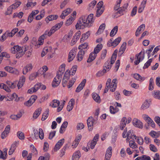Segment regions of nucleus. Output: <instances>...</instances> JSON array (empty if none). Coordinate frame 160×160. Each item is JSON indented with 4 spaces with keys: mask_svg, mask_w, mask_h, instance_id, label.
Masks as SVG:
<instances>
[{
    "mask_svg": "<svg viewBox=\"0 0 160 160\" xmlns=\"http://www.w3.org/2000/svg\"><path fill=\"white\" fill-rule=\"evenodd\" d=\"M92 97L96 102L99 103H100L101 102L100 97L97 93H93L92 94Z\"/></svg>",
    "mask_w": 160,
    "mask_h": 160,
    "instance_id": "24",
    "label": "nucleus"
},
{
    "mask_svg": "<svg viewBox=\"0 0 160 160\" xmlns=\"http://www.w3.org/2000/svg\"><path fill=\"white\" fill-rule=\"evenodd\" d=\"M120 5L119 4H117V5L114 7V9L115 10H117L118 11L116 12V14L122 13V12L125 10V8L124 7L120 8Z\"/></svg>",
    "mask_w": 160,
    "mask_h": 160,
    "instance_id": "12",
    "label": "nucleus"
},
{
    "mask_svg": "<svg viewBox=\"0 0 160 160\" xmlns=\"http://www.w3.org/2000/svg\"><path fill=\"white\" fill-rule=\"evenodd\" d=\"M133 125L135 127H138L140 128H143V125L142 122L136 118H134L132 121Z\"/></svg>",
    "mask_w": 160,
    "mask_h": 160,
    "instance_id": "6",
    "label": "nucleus"
},
{
    "mask_svg": "<svg viewBox=\"0 0 160 160\" xmlns=\"http://www.w3.org/2000/svg\"><path fill=\"white\" fill-rule=\"evenodd\" d=\"M134 78L138 80L143 81L144 80V77H142L138 73H135L133 74Z\"/></svg>",
    "mask_w": 160,
    "mask_h": 160,
    "instance_id": "38",
    "label": "nucleus"
},
{
    "mask_svg": "<svg viewBox=\"0 0 160 160\" xmlns=\"http://www.w3.org/2000/svg\"><path fill=\"white\" fill-rule=\"evenodd\" d=\"M117 57L114 55H112L111 57V60H110V64L111 65H112V64L114 63V62L116 60Z\"/></svg>",
    "mask_w": 160,
    "mask_h": 160,
    "instance_id": "62",
    "label": "nucleus"
},
{
    "mask_svg": "<svg viewBox=\"0 0 160 160\" xmlns=\"http://www.w3.org/2000/svg\"><path fill=\"white\" fill-rule=\"evenodd\" d=\"M86 51L81 50L78 52L77 56V60L78 61H81Z\"/></svg>",
    "mask_w": 160,
    "mask_h": 160,
    "instance_id": "11",
    "label": "nucleus"
},
{
    "mask_svg": "<svg viewBox=\"0 0 160 160\" xmlns=\"http://www.w3.org/2000/svg\"><path fill=\"white\" fill-rule=\"evenodd\" d=\"M123 92L124 95L128 96H129L132 93V91H128L125 89L123 90Z\"/></svg>",
    "mask_w": 160,
    "mask_h": 160,
    "instance_id": "64",
    "label": "nucleus"
},
{
    "mask_svg": "<svg viewBox=\"0 0 160 160\" xmlns=\"http://www.w3.org/2000/svg\"><path fill=\"white\" fill-rule=\"evenodd\" d=\"M146 121L147 122L148 125L151 126V127L153 128L155 127V123L151 118L150 120L148 119V120Z\"/></svg>",
    "mask_w": 160,
    "mask_h": 160,
    "instance_id": "54",
    "label": "nucleus"
},
{
    "mask_svg": "<svg viewBox=\"0 0 160 160\" xmlns=\"http://www.w3.org/2000/svg\"><path fill=\"white\" fill-rule=\"evenodd\" d=\"M77 68V65H75L73 66L72 68L71 69L70 71H69L70 72V73L71 72V75L72 76L76 72Z\"/></svg>",
    "mask_w": 160,
    "mask_h": 160,
    "instance_id": "43",
    "label": "nucleus"
},
{
    "mask_svg": "<svg viewBox=\"0 0 160 160\" xmlns=\"http://www.w3.org/2000/svg\"><path fill=\"white\" fill-rule=\"evenodd\" d=\"M121 39V38L119 37L115 39L113 42H112L113 46L115 47L118 45L119 43L120 42Z\"/></svg>",
    "mask_w": 160,
    "mask_h": 160,
    "instance_id": "40",
    "label": "nucleus"
},
{
    "mask_svg": "<svg viewBox=\"0 0 160 160\" xmlns=\"http://www.w3.org/2000/svg\"><path fill=\"white\" fill-rule=\"evenodd\" d=\"M118 30V26H115L111 30L110 35L111 37H113L117 33Z\"/></svg>",
    "mask_w": 160,
    "mask_h": 160,
    "instance_id": "28",
    "label": "nucleus"
},
{
    "mask_svg": "<svg viewBox=\"0 0 160 160\" xmlns=\"http://www.w3.org/2000/svg\"><path fill=\"white\" fill-rule=\"evenodd\" d=\"M21 47L18 45L14 46L13 47L11 48V52L13 53H15L19 49H20Z\"/></svg>",
    "mask_w": 160,
    "mask_h": 160,
    "instance_id": "33",
    "label": "nucleus"
},
{
    "mask_svg": "<svg viewBox=\"0 0 160 160\" xmlns=\"http://www.w3.org/2000/svg\"><path fill=\"white\" fill-rule=\"evenodd\" d=\"M110 90L112 92H113L115 91L116 88H117V84L116 83H112L111 85L110 86Z\"/></svg>",
    "mask_w": 160,
    "mask_h": 160,
    "instance_id": "49",
    "label": "nucleus"
},
{
    "mask_svg": "<svg viewBox=\"0 0 160 160\" xmlns=\"http://www.w3.org/2000/svg\"><path fill=\"white\" fill-rule=\"evenodd\" d=\"M62 79V77L57 74L56 76L55 77L52 82V87L55 88L58 86L61 82Z\"/></svg>",
    "mask_w": 160,
    "mask_h": 160,
    "instance_id": "3",
    "label": "nucleus"
},
{
    "mask_svg": "<svg viewBox=\"0 0 160 160\" xmlns=\"http://www.w3.org/2000/svg\"><path fill=\"white\" fill-rule=\"evenodd\" d=\"M70 75H71L70 72L69 70H67L64 75L63 78V81L65 80V79H66L67 80H68L69 79Z\"/></svg>",
    "mask_w": 160,
    "mask_h": 160,
    "instance_id": "39",
    "label": "nucleus"
},
{
    "mask_svg": "<svg viewBox=\"0 0 160 160\" xmlns=\"http://www.w3.org/2000/svg\"><path fill=\"white\" fill-rule=\"evenodd\" d=\"M90 32L89 31H88L86 33L82 34V38H81V42L82 41L87 39L90 36Z\"/></svg>",
    "mask_w": 160,
    "mask_h": 160,
    "instance_id": "27",
    "label": "nucleus"
},
{
    "mask_svg": "<svg viewBox=\"0 0 160 160\" xmlns=\"http://www.w3.org/2000/svg\"><path fill=\"white\" fill-rule=\"evenodd\" d=\"M126 45L127 43L126 42H124L123 43L119 51V56H121L124 52L126 48Z\"/></svg>",
    "mask_w": 160,
    "mask_h": 160,
    "instance_id": "19",
    "label": "nucleus"
},
{
    "mask_svg": "<svg viewBox=\"0 0 160 160\" xmlns=\"http://www.w3.org/2000/svg\"><path fill=\"white\" fill-rule=\"evenodd\" d=\"M93 118L92 117H89L87 120V124L88 129L89 131H91L92 129V127L93 123Z\"/></svg>",
    "mask_w": 160,
    "mask_h": 160,
    "instance_id": "8",
    "label": "nucleus"
},
{
    "mask_svg": "<svg viewBox=\"0 0 160 160\" xmlns=\"http://www.w3.org/2000/svg\"><path fill=\"white\" fill-rule=\"evenodd\" d=\"M73 19L74 18L73 17H70L67 20L65 23L66 25L67 26H68L70 25L72 23Z\"/></svg>",
    "mask_w": 160,
    "mask_h": 160,
    "instance_id": "50",
    "label": "nucleus"
},
{
    "mask_svg": "<svg viewBox=\"0 0 160 160\" xmlns=\"http://www.w3.org/2000/svg\"><path fill=\"white\" fill-rule=\"evenodd\" d=\"M63 22H61L59 23L56 24L55 26L52 27L50 31L53 34L57 30L59 29L63 24Z\"/></svg>",
    "mask_w": 160,
    "mask_h": 160,
    "instance_id": "9",
    "label": "nucleus"
},
{
    "mask_svg": "<svg viewBox=\"0 0 160 160\" xmlns=\"http://www.w3.org/2000/svg\"><path fill=\"white\" fill-rule=\"evenodd\" d=\"M93 17V14H90L87 18L85 15L82 16L79 18L76 25V29H79L82 28L83 29L85 27H90L94 21Z\"/></svg>",
    "mask_w": 160,
    "mask_h": 160,
    "instance_id": "1",
    "label": "nucleus"
},
{
    "mask_svg": "<svg viewBox=\"0 0 160 160\" xmlns=\"http://www.w3.org/2000/svg\"><path fill=\"white\" fill-rule=\"evenodd\" d=\"M28 46H23L20 49L17 51L18 52L16 54V58H19L22 57L25 53V52L27 50Z\"/></svg>",
    "mask_w": 160,
    "mask_h": 160,
    "instance_id": "2",
    "label": "nucleus"
},
{
    "mask_svg": "<svg viewBox=\"0 0 160 160\" xmlns=\"http://www.w3.org/2000/svg\"><path fill=\"white\" fill-rule=\"evenodd\" d=\"M48 70V68L47 66H44L42 68H40L38 70V72H39L40 74L42 75V73H41V71H42V75H43V77L44 78L45 77V72L47 71Z\"/></svg>",
    "mask_w": 160,
    "mask_h": 160,
    "instance_id": "25",
    "label": "nucleus"
},
{
    "mask_svg": "<svg viewBox=\"0 0 160 160\" xmlns=\"http://www.w3.org/2000/svg\"><path fill=\"white\" fill-rule=\"evenodd\" d=\"M3 57H5L7 58L9 57V55H8L6 52H2L0 55V61H2Z\"/></svg>",
    "mask_w": 160,
    "mask_h": 160,
    "instance_id": "57",
    "label": "nucleus"
},
{
    "mask_svg": "<svg viewBox=\"0 0 160 160\" xmlns=\"http://www.w3.org/2000/svg\"><path fill=\"white\" fill-rule=\"evenodd\" d=\"M77 48H73L69 52L68 56V62H71L75 57L76 54Z\"/></svg>",
    "mask_w": 160,
    "mask_h": 160,
    "instance_id": "4",
    "label": "nucleus"
},
{
    "mask_svg": "<svg viewBox=\"0 0 160 160\" xmlns=\"http://www.w3.org/2000/svg\"><path fill=\"white\" fill-rule=\"evenodd\" d=\"M39 138L41 139H42L44 138V133L42 128H40L39 129Z\"/></svg>",
    "mask_w": 160,
    "mask_h": 160,
    "instance_id": "53",
    "label": "nucleus"
},
{
    "mask_svg": "<svg viewBox=\"0 0 160 160\" xmlns=\"http://www.w3.org/2000/svg\"><path fill=\"white\" fill-rule=\"evenodd\" d=\"M58 17V16L57 15H50L46 18L45 20L47 23H48L49 21L56 20Z\"/></svg>",
    "mask_w": 160,
    "mask_h": 160,
    "instance_id": "15",
    "label": "nucleus"
},
{
    "mask_svg": "<svg viewBox=\"0 0 160 160\" xmlns=\"http://www.w3.org/2000/svg\"><path fill=\"white\" fill-rule=\"evenodd\" d=\"M150 148L151 150L154 152H156L158 150L155 146L153 144H151L150 145Z\"/></svg>",
    "mask_w": 160,
    "mask_h": 160,
    "instance_id": "59",
    "label": "nucleus"
},
{
    "mask_svg": "<svg viewBox=\"0 0 160 160\" xmlns=\"http://www.w3.org/2000/svg\"><path fill=\"white\" fill-rule=\"evenodd\" d=\"M49 112V111L48 109H47L43 113L41 118L42 121L45 120L48 117Z\"/></svg>",
    "mask_w": 160,
    "mask_h": 160,
    "instance_id": "37",
    "label": "nucleus"
},
{
    "mask_svg": "<svg viewBox=\"0 0 160 160\" xmlns=\"http://www.w3.org/2000/svg\"><path fill=\"white\" fill-rule=\"evenodd\" d=\"M37 98L36 95L32 96L28 101L24 103V104L26 106H30L35 102Z\"/></svg>",
    "mask_w": 160,
    "mask_h": 160,
    "instance_id": "5",
    "label": "nucleus"
},
{
    "mask_svg": "<svg viewBox=\"0 0 160 160\" xmlns=\"http://www.w3.org/2000/svg\"><path fill=\"white\" fill-rule=\"evenodd\" d=\"M80 157V152L78 151L73 153L72 156V160H78Z\"/></svg>",
    "mask_w": 160,
    "mask_h": 160,
    "instance_id": "20",
    "label": "nucleus"
},
{
    "mask_svg": "<svg viewBox=\"0 0 160 160\" xmlns=\"http://www.w3.org/2000/svg\"><path fill=\"white\" fill-rule=\"evenodd\" d=\"M60 102L58 100L54 99L53 100L52 102H51L50 104V106L53 108L57 107L60 105Z\"/></svg>",
    "mask_w": 160,
    "mask_h": 160,
    "instance_id": "21",
    "label": "nucleus"
},
{
    "mask_svg": "<svg viewBox=\"0 0 160 160\" xmlns=\"http://www.w3.org/2000/svg\"><path fill=\"white\" fill-rule=\"evenodd\" d=\"M96 143L97 142L96 141H93L92 140L91 143L90 142V143H88V145H90L91 148L92 149H93L94 148V147L96 145Z\"/></svg>",
    "mask_w": 160,
    "mask_h": 160,
    "instance_id": "60",
    "label": "nucleus"
},
{
    "mask_svg": "<svg viewBox=\"0 0 160 160\" xmlns=\"http://www.w3.org/2000/svg\"><path fill=\"white\" fill-rule=\"evenodd\" d=\"M0 88H3L6 91L8 92H11V90L9 88H8L7 86L3 83L0 84Z\"/></svg>",
    "mask_w": 160,
    "mask_h": 160,
    "instance_id": "34",
    "label": "nucleus"
},
{
    "mask_svg": "<svg viewBox=\"0 0 160 160\" xmlns=\"http://www.w3.org/2000/svg\"><path fill=\"white\" fill-rule=\"evenodd\" d=\"M86 80V79H83L80 84L78 86L76 90V92H79L83 89L85 85Z\"/></svg>",
    "mask_w": 160,
    "mask_h": 160,
    "instance_id": "10",
    "label": "nucleus"
},
{
    "mask_svg": "<svg viewBox=\"0 0 160 160\" xmlns=\"http://www.w3.org/2000/svg\"><path fill=\"white\" fill-rule=\"evenodd\" d=\"M109 63L110 61H107L105 62L104 67L106 68L107 69H110L112 65H111V64L110 65Z\"/></svg>",
    "mask_w": 160,
    "mask_h": 160,
    "instance_id": "56",
    "label": "nucleus"
},
{
    "mask_svg": "<svg viewBox=\"0 0 160 160\" xmlns=\"http://www.w3.org/2000/svg\"><path fill=\"white\" fill-rule=\"evenodd\" d=\"M150 104L147 101H145L141 106V108L143 110L148 108L149 107Z\"/></svg>",
    "mask_w": 160,
    "mask_h": 160,
    "instance_id": "36",
    "label": "nucleus"
},
{
    "mask_svg": "<svg viewBox=\"0 0 160 160\" xmlns=\"http://www.w3.org/2000/svg\"><path fill=\"white\" fill-rule=\"evenodd\" d=\"M42 111V108H38L34 112L33 117L35 119H36L40 115L41 112Z\"/></svg>",
    "mask_w": 160,
    "mask_h": 160,
    "instance_id": "23",
    "label": "nucleus"
},
{
    "mask_svg": "<svg viewBox=\"0 0 160 160\" xmlns=\"http://www.w3.org/2000/svg\"><path fill=\"white\" fill-rule=\"evenodd\" d=\"M112 148L109 147L106 151L105 157L111 158L112 156Z\"/></svg>",
    "mask_w": 160,
    "mask_h": 160,
    "instance_id": "29",
    "label": "nucleus"
},
{
    "mask_svg": "<svg viewBox=\"0 0 160 160\" xmlns=\"http://www.w3.org/2000/svg\"><path fill=\"white\" fill-rule=\"evenodd\" d=\"M97 55L93 52H92L89 55V57L87 61V62H90L94 60L96 58Z\"/></svg>",
    "mask_w": 160,
    "mask_h": 160,
    "instance_id": "22",
    "label": "nucleus"
},
{
    "mask_svg": "<svg viewBox=\"0 0 160 160\" xmlns=\"http://www.w3.org/2000/svg\"><path fill=\"white\" fill-rule=\"evenodd\" d=\"M97 3L96 1L94 0L92 2L88 5V10H90L93 8L94 7L95 5Z\"/></svg>",
    "mask_w": 160,
    "mask_h": 160,
    "instance_id": "44",
    "label": "nucleus"
},
{
    "mask_svg": "<svg viewBox=\"0 0 160 160\" xmlns=\"http://www.w3.org/2000/svg\"><path fill=\"white\" fill-rule=\"evenodd\" d=\"M6 83L8 86H7L9 88L12 89H14L16 87V84L14 83H12L10 81H7Z\"/></svg>",
    "mask_w": 160,
    "mask_h": 160,
    "instance_id": "35",
    "label": "nucleus"
},
{
    "mask_svg": "<svg viewBox=\"0 0 160 160\" xmlns=\"http://www.w3.org/2000/svg\"><path fill=\"white\" fill-rule=\"evenodd\" d=\"M105 23H102L100 25L99 27V29L98 30L97 33L98 34H99L101 33V32H103V30L105 29Z\"/></svg>",
    "mask_w": 160,
    "mask_h": 160,
    "instance_id": "30",
    "label": "nucleus"
},
{
    "mask_svg": "<svg viewBox=\"0 0 160 160\" xmlns=\"http://www.w3.org/2000/svg\"><path fill=\"white\" fill-rule=\"evenodd\" d=\"M88 47V43H84L80 45L78 47V49L83 50V49L87 48Z\"/></svg>",
    "mask_w": 160,
    "mask_h": 160,
    "instance_id": "45",
    "label": "nucleus"
},
{
    "mask_svg": "<svg viewBox=\"0 0 160 160\" xmlns=\"http://www.w3.org/2000/svg\"><path fill=\"white\" fill-rule=\"evenodd\" d=\"M40 74V73L38 71V72H34L33 73H32L30 76L29 77V79L30 80H33L35 79L37 76H38Z\"/></svg>",
    "mask_w": 160,
    "mask_h": 160,
    "instance_id": "32",
    "label": "nucleus"
},
{
    "mask_svg": "<svg viewBox=\"0 0 160 160\" xmlns=\"http://www.w3.org/2000/svg\"><path fill=\"white\" fill-rule=\"evenodd\" d=\"M127 122V119L126 117H123L122 119L120 125V128L121 130H123Z\"/></svg>",
    "mask_w": 160,
    "mask_h": 160,
    "instance_id": "17",
    "label": "nucleus"
},
{
    "mask_svg": "<svg viewBox=\"0 0 160 160\" xmlns=\"http://www.w3.org/2000/svg\"><path fill=\"white\" fill-rule=\"evenodd\" d=\"M137 7L136 6L134 7L133 8L131 13V16H132L135 15L137 12Z\"/></svg>",
    "mask_w": 160,
    "mask_h": 160,
    "instance_id": "63",
    "label": "nucleus"
},
{
    "mask_svg": "<svg viewBox=\"0 0 160 160\" xmlns=\"http://www.w3.org/2000/svg\"><path fill=\"white\" fill-rule=\"evenodd\" d=\"M13 99H14V100L16 102H18L19 100L22 101L23 100V97H18V95L15 93H13L12 94L11 98H9L10 100H13Z\"/></svg>",
    "mask_w": 160,
    "mask_h": 160,
    "instance_id": "16",
    "label": "nucleus"
},
{
    "mask_svg": "<svg viewBox=\"0 0 160 160\" xmlns=\"http://www.w3.org/2000/svg\"><path fill=\"white\" fill-rule=\"evenodd\" d=\"M76 80V78H72L71 80L69 83V85H68V88H71L73 84H74V82H75Z\"/></svg>",
    "mask_w": 160,
    "mask_h": 160,
    "instance_id": "48",
    "label": "nucleus"
},
{
    "mask_svg": "<svg viewBox=\"0 0 160 160\" xmlns=\"http://www.w3.org/2000/svg\"><path fill=\"white\" fill-rule=\"evenodd\" d=\"M5 70L10 73H13L14 72V69L12 67L6 66L4 68Z\"/></svg>",
    "mask_w": 160,
    "mask_h": 160,
    "instance_id": "51",
    "label": "nucleus"
},
{
    "mask_svg": "<svg viewBox=\"0 0 160 160\" xmlns=\"http://www.w3.org/2000/svg\"><path fill=\"white\" fill-rule=\"evenodd\" d=\"M153 95H154V97L155 98L160 99V91H153Z\"/></svg>",
    "mask_w": 160,
    "mask_h": 160,
    "instance_id": "46",
    "label": "nucleus"
},
{
    "mask_svg": "<svg viewBox=\"0 0 160 160\" xmlns=\"http://www.w3.org/2000/svg\"><path fill=\"white\" fill-rule=\"evenodd\" d=\"M152 61V58L149 59L147 62L145 64L143 68L144 69L148 68L151 65V63Z\"/></svg>",
    "mask_w": 160,
    "mask_h": 160,
    "instance_id": "41",
    "label": "nucleus"
},
{
    "mask_svg": "<svg viewBox=\"0 0 160 160\" xmlns=\"http://www.w3.org/2000/svg\"><path fill=\"white\" fill-rule=\"evenodd\" d=\"M32 68V65L31 64H29L27 65L25 67L23 70V73L24 74H26L28 71H30Z\"/></svg>",
    "mask_w": 160,
    "mask_h": 160,
    "instance_id": "18",
    "label": "nucleus"
},
{
    "mask_svg": "<svg viewBox=\"0 0 160 160\" xmlns=\"http://www.w3.org/2000/svg\"><path fill=\"white\" fill-rule=\"evenodd\" d=\"M72 34L73 32L72 31H70L69 32L68 35H65L64 37L67 39H69L72 37Z\"/></svg>",
    "mask_w": 160,
    "mask_h": 160,
    "instance_id": "61",
    "label": "nucleus"
},
{
    "mask_svg": "<svg viewBox=\"0 0 160 160\" xmlns=\"http://www.w3.org/2000/svg\"><path fill=\"white\" fill-rule=\"evenodd\" d=\"M142 52H140L139 54H137L136 55V57H137V60H136L134 61L135 64L136 65H138L140 61V60L141 59V56L140 55L142 54Z\"/></svg>",
    "mask_w": 160,
    "mask_h": 160,
    "instance_id": "31",
    "label": "nucleus"
},
{
    "mask_svg": "<svg viewBox=\"0 0 160 160\" xmlns=\"http://www.w3.org/2000/svg\"><path fill=\"white\" fill-rule=\"evenodd\" d=\"M64 142V139L62 138L59 140L56 144L54 148V151H57L61 147L63 143Z\"/></svg>",
    "mask_w": 160,
    "mask_h": 160,
    "instance_id": "7",
    "label": "nucleus"
},
{
    "mask_svg": "<svg viewBox=\"0 0 160 160\" xmlns=\"http://www.w3.org/2000/svg\"><path fill=\"white\" fill-rule=\"evenodd\" d=\"M21 2L20 1H18L12 4L11 6H12L13 8V9H15L18 7L19 5L21 4Z\"/></svg>",
    "mask_w": 160,
    "mask_h": 160,
    "instance_id": "58",
    "label": "nucleus"
},
{
    "mask_svg": "<svg viewBox=\"0 0 160 160\" xmlns=\"http://www.w3.org/2000/svg\"><path fill=\"white\" fill-rule=\"evenodd\" d=\"M74 102L75 100L74 99H72L70 101L67 107V109L68 111L70 112L72 109Z\"/></svg>",
    "mask_w": 160,
    "mask_h": 160,
    "instance_id": "14",
    "label": "nucleus"
},
{
    "mask_svg": "<svg viewBox=\"0 0 160 160\" xmlns=\"http://www.w3.org/2000/svg\"><path fill=\"white\" fill-rule=\"evenodd\" d=\"M13 9L12 6H10L7 9V11L5 13L6 15H10L12 13V10Z\"/></svg>",
    "mask_w": 160,
    "mask_h": 160,
    "instance_id": "52",
    "label": "nucleus"
},
{
    "mask_svg": "<svg viewBox=\"0 0 160 160\" xmlns=\"http://www.w3.org/2000/svg\"><path fill=\"white\" fill-rule=\"evenodd\" d=\"M72 11V10L70 8H68L66 9L65 10L63 11L62 12L61 15L60 16V17L62 19L64 18L65 17L67 16Z\"/></svg>",
    "mask_w": 160,
    "mask_h": 160,
    "instance_id": "13",
    "label": "nucleus"
},
{
    "mask_svg": "<svg viewBox=\"0 0 160 160\" xmlns=\"http://www.w3.org/2000/svg\"><path fill=\"white\" fill-rule=\"evenodd\" d=\"M17 136L21 140H23L24 139V134L21 131H19L18 132Z\"/></svg>",
    "mask_w": 160,
    "mask_h": 160,
    "instance_id": "47",
    "label": "nucleus"
},
{
    "mask_svg": "<svg viewBox=\"0 0 160 160\" xmlns=\"http://www.w3.org/2000/svg\"><path fill=\"white\" fill-rule=\"evenodd\" d=\"M104 11V9L102 8H98L97 10L96 16L97 17H99L103 13Z\"/></svg>",
    "mask_w": 160,
    "mask_h": 160,
    "instance_id": "42",
    "label": "nucleus"
},
{
    "mask_svg": "<svg viewBox=\"0 0 160 160\" xmlns=\"http://www.w3.org/2000/svg\"><path fill=\"white\" fill-rule=\"evenodd\" d=\"M17 142H15L14 144L12 145L9 151L8 152L9 154L10 155L12 154L15 151L16 149V144Z\"/></svg>",
    "mask_w": 160,
    "mask_h": 160,
    "instance_id": "26",
    "label": "nucleus"
},
{
    "mask_svg": "<svg viewBox=\"0 0 160 160\" xmlns=\"http://www.w3.org/2000/svg\"><path fill=\"white\" fill-rule=\"evenodd\" d=\"M42 86V83H38L35 85L33 88V89L35 90V92L37 91V90L40 88Z\"/></svg>",
    "mask_w": 160,
    "mask_h": 160,
    "instance_id": "55",
    "label": "nucleus"
}]
</instances>
